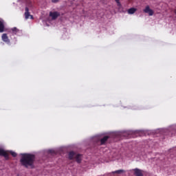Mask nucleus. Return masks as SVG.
Masks as SVG:
<instances>
[{
    "mask_svg": "<svg viewBox=\"0 0 176 176\" xmlns=\"http://www.w3.org/2000/svg\"><path fill=\"white\" fill-rule=\"evenodd\" d=\"M20 162L21 164L24 167H26V168L32 167V166H34V162H35V155L28 153L22 154Z\"/></svg>",
    "mask_w": 176,
    "mask_h": 176,
    "instance_id": "obj_1",
    "label": "nucleus"
},
{
    "mask_svg": "<svg viewBox=\"0 0 176 176\" xmlns=\"http://www.w3.org/2000/svg\"><path fill=\"white\" fill-rule=\"evenodd\" d=\"M1 39H2L3 42H5L8 45L10 44V40L9 39V37L8 36L7 34H6V33L3 34L1 36Z\"/></svg>",
    "mask_w": 176,
    "mask_h": 176,
    "instance_id": "obj_2",
    "label": "nucleus"
},
{
    "mask_svg": "<svg viewBox=\"0 0 176 176\" xmlns=\"http://www.w3.org/2000/svg\"><path fill=\"white\" fill-rule=\"evenodd\" d=\"M0 156H3L6 160L9 159V154L5 150L0 148Z\"/></svg>",
    "mask_w": 176,
    "mask_h": 176,
    "instance_id": "obj_3",
    "label": "nucleus"
},
{
    "mask_svg": "<svg viewBox=\"0 0 176 176\" xmlns=\"http://www.w3.org/2000/svg\"><path fill=\"white\" fill-rule=\"evenodd\" d=\"M143 12L144 13H148L149 16H153V11L151 10V8H149V6H146L145 9L143 10Z\"/></svg>",
    "mask_w": 176,
    "mask_h": 176,
    "instance_id": "obj_4",
    "label": "nucleus"
},
{
    "mask_svg": "<svg viewBox=\"0 0 176 176\" xmlns=\"http://www.w3.org/2000/svg\"><path fill=\"white\" fill-rule=\"evenodd\" d=\"M143 12L144 13H148L149 16H153V11L151 10V8H149V6H146L145 9L143 10Z\"/></svg>",
    "mask_w": 176,
    "mask_h": 176,
    "instance_id": "obj_5",
    "label": "nucleus"
},
{
    "mask_svg": "<svg viewBox=\"0 0 176 176\" xmlns=\"http://www.w3.org/2000/svg\"><path fill=\"white\" fill-rule=\"evenodd\" d=\"M25 18L26 19H30H30H33L32 15H31V14H30V9H28V7H26V8H25Z\"/></svg>",
    "mask_w": 176,
    "mask_h": 176,
    "instance_id": "obj_6",
    "label": "nucleus"
},
{
    "mask_svg": "<svg viewBox=\"0 0 176 176\" xmlns=\"http://www.w3.org/2000/svg\"><path fill=\"white\" fill-rule=\"evenodd\" d=\"M133 171L134 175L135 176H144V175L142 174V170H141L140 169L135 168L133 169Z\"/></svg>",
    "mask_w": 176,
    "mask_h": 176,
    "instance_id": "obj_7",
    "label": "nucleus"
},
{
    "mask_svg": "<svg viewBox=\"0 0 176 176\" xmlns=\"http://www.w3.org/2000/svg\"><path fill=\"white\" fill-rule=\"evenodd\" d=\"M50 16L52 17V20H56V19H57V17L60 16V14H58V12H50Z\"/></svg>",
    "mask_w": 176,
    "mask_h": 176,
    "instance_id": "obj_8",
    "label": "nucleus"
},
{
    "mask_svg": "<svg viewBox=\"0 0 176 176\" xmlns=\"http://www.w3.org/2000/svg\"><path fill=\"white\" fill-rule=\"evenodd\" d=\"M5 24H3V19H0V32H4Z\"/></svg>",
    "mask_w": 176,
    "mask_h": 176,
    "instance_id": "obj_9",
    "label": "nucleus"
},
{
    "mask_svg": "<svg viewBox=\"0 0 176 176\" xmlns=\"http://www.w3.org/2000/svg\"><path fill=\"white\" fill-rule=\"evenodd\" d=\"M77 163H80L82 162V155L80 154H76V157H74Z\"/></svg>",
    "mask_w": 176,
    "mask_h": 176,
    "instance_id": "obj_10",
    "label": "nucleus"
},
{
    "mask_svg": "<svg viewBox=\"0 0 176 176\" xmlns=\"http://www.w3.org/2000/svg\"><path fill=\"white\" fill-rule=\"evenodd\" d=\"M76 156V153H75V152L74 151H71L69 153V159L70 160H74V159H75V157Z\"/></svg>",
    "mask_w": 176,
    "mask_h": 176,
    "instance_id": "obj_11",
    "label": "nucleus"
},
{
    "mask_svg": "<svg viewBox=\"0 0 176 176\" xmlns=\"http://www.w3.org/2000/svg\"><path fill=\"white\" fill-rule=\"evenodd\" d=\"M109 139V136H104L103 137L101 140H100V144L101 145H104V144H105L107 142V141H108V140Z\"/></svg>",
    "mask_w": 176,
    "mask_h": 176,
    "instance_id": "obj_12",
    "label": "nucleus"
},
{
    "mask_svg": "<svg viewBox=\"0 0 176 176\" xmlns=\"http://www.w3.org/2000/svg\"><path fill=\"white\" fill-rule=\"evenodd\" d=\"M135 12H137V9H135L134 8H131L128 10L129 14H134V13H135Z\"/></svg>",
    "mask_w": 176,
    "mask_h": 176,
    "instance_id": "obj_13",
    "label": "nucleus"
},
{
    "mask_svg": "<svg viewBox=\"0 0 176 176\" xmlns=\"http://www.w3.org/2000/svg\"><path fill=\"white\" fill-rule=\"evenodd\" d=\"M12 34L14 35H17L18 32L20 31L17 28H13L11 29Z\"/></svg>",
    "mask_w": 176,
    "mask_h": 176,
    "instance_id": "obj_14",
    "label": "nucleus"
},
{
    "mask_svg": "<svg viewBox=\"0 0 176 176\" xmlns=\"http://www.w3.org/2000/svg\"><path fill=\"white\" fill-rule=\"evenodd\" d=\"M113 173V174H122L123 173H125V171L123 169H120V170H116Z\"/></svg>",
    "mask_w": 176,
    "mask_h": 176,
    "instance_id": "obj_15",
    "label": "nucleus"
},
{
    "mask_svg": "<svg viewBox=\"0 0 176 176\" xmlns=\"http://www.w3.org/2000/svg\"><path fill=\"white\" fill-rule=\"evenodd\" d=\"M10 155H12V156L13 157H17V153H16L14 151H10Z\"/></svg>",
    "mask_w": 176,
    "mask_h": 176,
    "instance_id": "obj_16",
    "label": "nucleus"
},
{
    "mask_svg": "<svg viewBox=\"0 0 176 176\" xmlns=\"http://www.w3.org/2000/svg\"><path fill=\"white\" fill-rule=\"evenodd\" d=\"M116 1V3L118 4V6H121V4H120V0H115Z\"/></svg>",
    "mask_w": 176,
    "mask_h": 176,
    "instance_id": "obj_17",
    "label": "nucleus"
},
{
    "mask_svg": "<svg viewBox=\"0 0 176 176\" xmlns=\"http://www.w3.org/2000/svg\"><path fill=\"white\" fill-rule=\"evenodd\" d=\"M52 2H53V3H57V2H58V0H52Z\"/></svg>",
    "mask_w": 176,
    "mask_h": 176,
    "instance_id": "obj_18",
    "label": "nucleus"
},
{
    "mask_svg": "<svg viewBox=\"0 0 176 176\" xmlns=\"http://www.w3.org/2000/svg\"><path fill=\"white\" fill-rule=\"evenodd\" d=\"M174 12H175V14H176V9L174 10Z\"/></svg>",
    "mask_w": 176,
    "mask_h": 176,
    "instance_id": "obj_19",
    "label": "nucleus"
}]
</instances>
